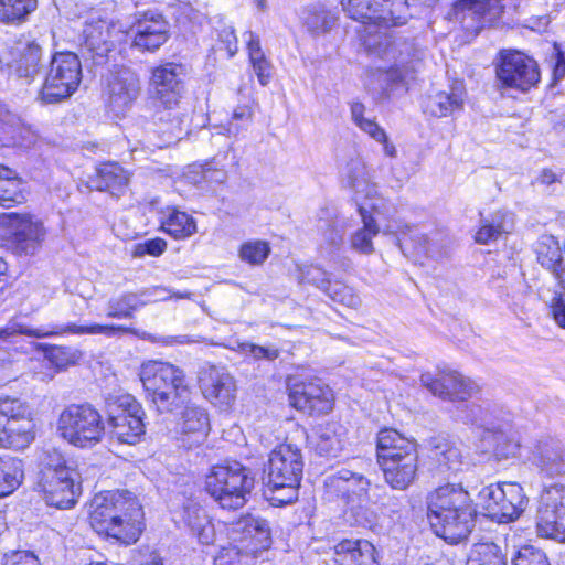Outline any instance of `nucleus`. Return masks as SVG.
<instances>
[{
	"instance_id": "obj_48",
	"label": "nucleus",
	"mask_w": 565,
	"mask_h": 565,
	"mask_svg": "<svg viewBox=\"0 0 565 565\" xmlns=\"http://www.w3.org/2000/svg\"><path fill=\"white\" fill-rule=\"evenodd\" d=\"M467 565H508V561L499 545L487 542L473 545Z\"/></svg>"
},
{
	"instance_id": "obj_4",
	"label": "nucleus",
	"mask_w": 565,
	"mask_h": 565,
	"mask_svg": "<svg viewBox=\"0 0 565 565\" xmlns=\"http://www.w3.org/2000/svg\"><path fill=\"white\" fill-rule=\"evenodd\" d=\"M38 487L46 504L58 509L74 507L82 492L79 473L56 449L41 458Z\"/></svg>"
},
{
	"instance_id": "obj_53",
	"label": "nucleus",
	"mask_w": 565,
	"mask_h": 565,
	"mask_svg": "<svg viewBox=\"0 0 565 565\" xmlns=\"http://www.w3.org/2000/svg\"><path fill=\"white\" fill-rule=\"evenodd\" d=\"M29 415L30 409L28 404L20 398L10 396L0 397V418L4 419L9 426L13 427L15 420H29Z\"/></svg>"
},
{
	"instance_id": "obj_47",
	"label": "nucleus",
	"mask_w": 565,
	"mask_h": 565,
	"mask_svg": "<svg viewBox=\"0 0 565 565\" xmlns=\"http://www.w3.org/2000/svg\"><path fill=\"white\" fill-rule=\"evenodd\" d=\"M33 438L31 420H26L21 427L14 428L0 418V447L24 448Z\"/></svg>"
},
{
	"instance_id": "obj_23",
	"label": "nucleus",
	"mask_w": 565,
	"mask_h": 565,
	"mask_svg": "<svg viewBox=\"0 0 565 565\" xmlns=\"http://www.w3.org/2000/svg\"><path fill=\"white\" fill-rule=\"evenodd\" d=\"M199 383L205 398L220 407L230 406L235 398V382L224 369L214 365L203 367Z\"/></svg>"
},
{
	"instance_id": "obj_13",
	"label": "nucleus",
	"mask_w": 565,
	"mask_h": 565,
	"mask_svg": "<svg viewBox=\"0 0 565 565\" xmlns=\"http://www.w3.org/2000/svg\"><path fill=\"white\" fill-rule=\"evenodd\" d=\"M118 402L108 416L111 437L120 444L135 445L145 434L142 407L131 395L120 396Z\"/></svg>"
},
{
	"instance_id": "obj_54",
	"label": "nucleus",
	"mask_w": 565,
	"mask_h": 565,
	"mask_svg": "<svg viewBox=\"0 0 565 565\" xmlns=\"http://www.w3.org/2000/svg\"><path fill=\"white\" fill-rule=\"evenodd\" d=\"M365 106L360 102L351 104V118L353 122L374 140H384V129L374 119L364 116Z\"/></svg>"
},
{
	"instance_id": "obj_37",
	"label": "nucleus",
	"mask_w": 565,
	"mask_h": 565,
	"mask_svg": "<svg viewBox=\"0 0 565 565\" xmlns=\"http://www.w3.org/2000/svg\"><path fill=\"white\" fill-rule=\"evenodd\" d=\"M435 457L439 472L448 476L457 475L470 467L468 456L463 454L459 446L452 443H444L437 446Z\"/></svg>"
},
{
	"instance_id": "obj_11",
	"label": "nucleus",
	"mask_w": 565,
	"mask_h": 565,
	"mask_svg": "<svg viewBox=\"0 0 565 565\" xmlns=\"http://www.w3.org/2000/svg\"><path fill=\"white\" fill-rule=\"evenodd\" d=\"M349 17L379 28L399 26L407 22V0H342Z\"/></svg>"
},
{
	"instance_id": "obj_57",
	"label": "nucleus",
	"mask_w": 565,
	"mask_h": 565,
	"mask_svg": "<svg viewBox=\"0 0 565 565\" xmlns=\"http://www.w3.org/2000/svg\"><path fill=\"white\" fill-rule=\"evenodd\" d=\"M512 565H550V563L542 550L524 545L513 556Z\"/></svg>"
},
{
	"instance_id": "obj_6",
	"label": "nucleus",
	"mask_w": 565,
	"mask_h": 565,
	"mask_svg": "<svg viewBox=\"0 0 565 565\" xmlns=\"http://www.w3.org/2000/svg\"><path fill=\"white\" fill-rule=\"evenodd\" d=\"M140 380L153 405L160 413L182 407L189 388L182 370L162 361H148L141 365Z\"/></svg>"
},
{
	"instance_id": "obj_1",
	"label": "nucleus",
	"mask_w": 565,
	"mask_h": 565,
	"mask_svg": "<svg viewBox=\"0 0 565 565\" xmlns=\"http://www.w3.org/2000/svg\"><path fill=\"white\" fill-rule=\"evenodd\" d=\"M90 526L99 535L130 545L138 541L143 530V511L129 491H107L92 501Z\"/></svg>"
},
{
	"instance_id": "obj_60",
	"label": "nucleus",
	"mask_w": 565,
	"mask_h": 565,
	"mask_svg": "<svg viewBox=\"0 0 565 565\" xmlns=\"http://www.w3.org/2000/svg\"><path fill=\"white\" fill-rule=\"evenodd\" d=\"M166 249L167 242L162 238L157 237L137 244L134 248L132 255L135 257H143L145 255L158 257L161 254H163Z\"/></svg>"
},
{
	"instance_id": "obj_31",
	"label": "nucleus",
	"mask_w": 565,
	"mask_h": 565,
	"mask_svg": "<svg viewBox=\"0 0 565 565\" xmlns=\"http://www.w3.org/2000/svg\"><path fill=\"white\" fill-rule=\"evenodd\" d=\"M0 129L7 137L8 142L13 147L30 148L38 140V135L30 126H26L22 120L3 105L0 104Z\"/></svg>"
},
{
	"instance_id": "obj_9",
	"label": "nucleus",
	"mask_w": 565,
	"mask_h": 565,
	"mask_svg": "<svg viewBox=\"0 0 565 565\" xmlns=\"http://www.w3.org/2000/svg\"><path fill=\"white\" fill-rule=\"evenodd\" d=\"M57 430L70 444L86 448L102 439L104 424L100 414L92 405L72 404L62 411Z\"/></svg>"
},
{
	"instance_id": "obj_25",
	"label": "nucleus",
	"mask_w": 565,
	"mask_h": 565,
	"mask_svg": "<svg viewBox=\"0 0 565 565\" xmlns=\"http://www.w3.org/2000/svg\"><path fill=\"white\" fill-rule=\"evenodd\" d=\"M333 561L337 565H379L375 547L366 540L340 541L333 547Z\"/></svg>"
},
{
	"instance_id": "obj_61",
	"label": "nucleus",
	"mask_w": 565,
	"mask_h": 565,
	"mask_svg": "<svg viewBox=\"0 0 565 565\" xmlns=\"http://www.w3.org/2000/svg\"><path fill=\"white\" fill-rule=\"evenodd\" d=\"M3 565H40V562L31 552L17 551L6 556Z\"/></svg>"
},
{
	"instance_id": "obj_50",
	"label": "nucleus",
	"mask_w": 565,
	"mask_h": 565,
	"mask_svg": "<svg viewBox=\"0 0 565 565\" xmlns=\"http://www.w3.org/2000/svg\"><path fill=\"white\" fill-rule=\"evenodd\" d=\"M481 440L486 443L487 451H492L500 458L513 457L519 449L518 443L509 439L507 434L497 425L492 431L482 436Z\"/></svg>"
},
{
	"instance_id": "obj_62",
	"label": "nucleus",
	"mask_w": 565,
	"mask_h": 565,
	"mask_svg": "<svg viewBox=\"0 0 565 565\" xmlns=\"http://www.w3.org/2000/svg\"><path fill=\"white\" fill-rule=\"evenodd\" d=\"M154 289L156 291H153L151 296H142L145 306L151 302L166 301L172 299V290L162 286H152L149 288L141 289L140 291H150Z\"/></svg>"
},
{
	"instance_id": "obj_7",
	"label": "nucleus",
	"mask_w": 565,
	"mask_h": 565,
	"mask_svg": "<svg viewBox=\"0 0 565 565\" xmlns=\"http://www.w3.org/2000/svg\"><path fill=\"white\" fill-rule=\"evenodd\" d=\"M254 484L250 470L237 461L213 467L205 480L207 493L221 508L228 510L243 508Z\"/></svg>"
},
{
	"instance_id": "obj_44",
	"label": "nucleus",
	"mask_w": 565,
	"mask_h": 565,
	"mask_svg": "<svg viewBox=\"0 0 565 565\" xmlns=\"http://www.w3.org/2000/svg\"><path fill=\"white\" fill-rule=\"evenodd\" d=\"M39 348L44 352L45 359L57 372L65 371L67 367L77 364L83 356L81 350L68 345L40 344Z\"/></svg>"
},
{
	"instance_id": "obj_41",
	"label": "nucleus",
	"mask_w": 565,
	"mask_h": 565,
	"mask_svg": "<svg viewBox=\"0 0 565 565\" xmlns=\"http://www.w3.org/2000/svg\"><path fill=\"white\" fill-rule=\"evenodd\" d=\"M154 290L125 292L111 298L107 303V317L116 319L132 318L134 312L145 306L142 296H151Z\"/></svg>"
},
{
	"instance_id": "obj_30",
	"label": "nucleus",
	"mask_w": 565,
	"mask_h": 565,
	"mask_svg": "<svg viewBox=\"0 0 565 565\" xmlns=\"http://www.w3.org/2000/svg\"><path fill=\"white\" fill-rule=\"evenodd\" d=\"M179 427L181 434L188 438L183 443H188L189 447L202 444L210 430L206 412L201 407L186 405Z\"/></svg>"
},
{
	"instance_id": "obj_35",
	"label": "nucleus",
	"mask_w": 565,
	"mask_h": 565,
	"mask_svg": "<svg viewBox=\"0 0 565 565\" xmlns=\"http://www.w3.org/2000/svg\"><path fill=\"white\" fill-rule=\"evenodd\" d=\"M465 102V87L461 83L454 84L449 92H438L429 96L426 110L435 117H445L461 110Z\"/></svg>"
},
{
	"instance_id": "obj_17",
	"label": "nucleus",
	"mask_w": 565,
	"mask_h": 565,
	"mask_svg": "<svg viewBox=\"0 0 565 565\" xmlns=\"http://www.w3.org/2000/svg\"><path fill=\"white\" fill-rule=\"evenodd\" d=\"M129 329L121 326H104V324H92V326H79L74 322L54 326L51 329L44 328H30L15 321H11L7 327L0 330V338H10L14 335H26L36 339L61 337L64 334H105L107 337H114L118 332H128Z\"/></svg>"
},
{
	"instance_id": "obj_5",
	"label": "nucleus",
	"mask_w": 565,
	"mask_h": 565,
	"mask_svg": "<svg viewBox=\"0 0 565 565\" xmlns=\"http://www.w3.org/2000/svg\"><path fill=\"white\" fill-rule=\"evenodd\" d=\"M302 471L303 460L299 448L284 444L270 452L265 469V494L273 505L289 504L297 499Z\"/></svg>"
},
{
	"instance_id": "obj_19",
	"label": "nucleus",
	"mask_w": 565,
	"mask_h": 565,
	"mask_svg": "<svg viewBox=\"0 0 565 565\" xmlns=\"http://www.w3.org/2000/svg\"><path fill=\"white\" fill-rule=\"evenodd\" d=\"M290 404L310 415L329 413L333 407L331 388L320 382H299L292 384L289 392Z\"/></svg>"
},
{
	"instance_id": "obj_27",
	"label": "nucleus",
	"mask_w": 565,
	"mask_h": 565,
	"mask_svg": "<svg viewBox=\"0 0 565 565\" xmlns=\"http://www.w3.org/2000/svg\"><path fill=\"white\" fill-rule=\"evenodd\" d=\"M235 541L245 542L250 541L245 547L250 552H256L259 548H267L270 545V530L265 520L245 515L241 518L232 529Z\"/></svg>"
},
{
	"instance_id": "obj_56",
	"label": "nucleus",
	"mask_w": 565,
	"mask_h": 565,
	"mask_svg": "<svg viewBox=\"0 0 565 565\" xmlns=\"http://www.w3.org/2000/svg\"><path fill=\"white\" fill-rule=\"evenodd\" d=\"M186 178L194 184H200L202 181L223 183L227 178V173L224 169L214 168L212 163H206L189 171Z\"/></svg>"
},
{
	"instance_id": "obj_8",
	"label": "nucleus",
	"mask_w": 565,
	"mask_h": 565,
	"mask_svg": "<svg viewBox=\"0 0 565 565\" xmlns=\"http://www.w3.org/2000/svg\"><path fill=\"white\" fill-rule=\"evenodd\" d=\"M82 79V65L72 52L55 53L39 93L43 104H57L71 97Z\"/></svg>"
},
{
	"instance_id": "obj_38",
	"label": "nucleus",
	"mask_w": 565,
	"mask_h": 565,
	"mask_svg": "<svg viewBox=\"0 0 565 565\" xmlns=\"http://www.w3.org/2000/svg\"><path fill=\"white\" fill-rule=\"evenodd\" d=\"M345 429L335 422L326 423L318 428L317 451L328 457H337L345 445Z\"/></svg>"
},
{
	"instance_id": "obj_43",
	"label": "nucleus",
	"mask_w": 565,
	"mask_h": 565,
	"mask_svg": "<svg viewBox=\"0 0 565 565\" xmlns=\"http://www.w3.org/2000/svg\"><path fill=\"white\" fill-rule=\"evenodd\" d=\"M38 8V0H0V22L19 25Z\"/></svg>"
},
{
	"instance_id": "obj_34",
	"label": "nucleus",
	"mask_w": 565,
	"mask_h": 565,
	"mask_svg": "<svg viewBox=\"0 0 565 565\" xmlns=\"http://www.w3.org/2000/svg\"><path fill=\"white\" fill-rule=\"evenodd\" d=\"M330 483L341 493L347 503H361L367 498L370 481L361 473L342 469L330 478Z\"/></svg>"
},
{
	"instance_id": "obj_45",
	"label": "nucleus",
	"mask_w": 565,
	"mask_h": 565,
	"mask_svg": "<svg viewBox=\"0 0 565 565\" xmlns=\"http://www.w3.org/2000/svg\"><path fill=\"white\" fill-rule=\"evenodd\" d=\"M508 214L497 211L490 217H482L480 227L476 233L475 241L478 244H489L497 241L501 235L509 233L510 228L507 221Z\"/></svg>"
},
{
	"instance_id": "obj_39",
	"label": "nucleus",
	"mask_w": 565,
	"mask_h": 565,
	"mask_svg": "<svg viewBox=\"0 0 565 565\" xmlns=\"http://www.w3.org/2000/svg\"><path fill=\"white\" fill-rule=\"evenodd\" d=\"M127 172L117 163H103L96 172L94 188L98 191H109L114 195H119L128 185Z\"/></svg>"
},
{
	"instance_id": "obj_21",
	"label": "nucleus",
	"mask_w": 565,
	"mask_h": 565,
	"mask_svg": "<svg viewBox=\"0 0 565 565\" xmlns=\"http://www.w3.org/2000/svg\"><path fill=\"white\" fill-rule=\"evenodd\" d=\"M529 459L542 476L553 478L565 475V447L554 437L536 440Z\"/></svg>"
},
{
	"instance_id": "obj_16",
	"label": "nucleus",
	"mask_w": 565,
	"mask_h": 565,
	"mask_svg": "<svg viewBox=\"0 0 565 565\" xmlns=\"http://www.w3.org/2000/svg\"><path fill=\"white\" fill-rule=\"evenodd\" d=\"M513 0H457L454 17L467 30H480L486 24L497 22Z\"/></svg>"
},
{
	"instance_id": "obj_46",
	"label": "nucleus",
	"mask_w": 565,
	"mask_h": 565,
	"mask_svg": "<svg viewBox=\"0 0 565 565\" xmlns=\"http://www.w3.org/2000/svg\"><path fill=\"white\" fill-rule=\"evenodd\" d=\"M23 478L22 463L19 459L0 457V498L12 493Z\"/></svg>"
},
{
	"instance_id": "obj_18",
	"label": "nucleus",
	"mask_w": 565,
	"mask_h": 565,
	"mask_svg": "<svg viewBox=\"0 0 565 565\" xmlns=\"http://www.w3.org/2000/svg\"><path fill=\"white\" fill-rule=\"evenodd\" d=\"M1 222L7 226L19 254L33 255L45 238L43 223L32 215L4 214Z\"/></svg>"
},
{
	"instance_id": "obj_58",
	"label": "nucleus",
	"mask_w": 565,
	"mask_h": 565,
	"mask_svg": "<svg viewBox=\"0 0 565 565\" xmlns=\"http://www.w3.org/2000/svg\"><path fill=\"white\" fill-rule=\"evenodd\" d=\"M22 200L20 182L17 180V173L14 172V179H8V183H1L0 185V206L11 207L15 203H21Z\"/></svg>"
},
{
	"instance_id": "obj_29",
	"label": "nucleus",
	"mask_w": 565,
	"mask_h": 565,
	"mask_svg": "<svg viewBox=\"0 0 565 565\" xmlns=\"http://www.w3.org/2000/svg\"><path fill=\"white\" fill-rule=\"evenodd\" d=\"M181 522L196 536L200 543L209 545L214 542L215 529L211 518L199 503L188 502L181 511Z\"/></svg>"
},
{
	"instance_id": "obj_63",
	"label": "nucleus",
	"mask_w": 565,
	"mask_h": 565,
	"mask_svg": "<svg viewBox=\"0 0 565 565\" xmlns=\"http://www.w3.org/2000/svg\"><path fill=\"white\" fill-rule=\"evenodd\" d=\"M552 313L556 323L565 328V291L557 294L553 299Z\"/></svg>"
},
{
	"instance_id": "obj_55",
	"label": "nucleus",
	"mask_w": 565,
	"mask_h": 565,
	"mask_svg": "<svg viewBox=\"0 0 565 565\" xmlns=\"http://www.w3.org/2000/svg\"><path fill=\"white\" fill-rule=\"evenodd\" d=\"M269 253V245L263 241L246 242L239 248L241 259L250 265L263 264L267 259Z\"/></svg>"
},
{
	"instance_id": "obj_42",
	"label": "nucleus",
	"mask_w": 565,
	"mask_h": 565,
	"mask_svg": "<svg viewBox=\"0 0 565 565\" xmlns=\"http://www.w3.org/2000/svg\"><path fill=\"white\" fill-rule=\"evenodd\" d=\"M457 417L463 424L471 426L481 439L495 426L489 412L475 403L463 405Z\"/></svg>"
},
{
	"instance_id": "obj_12",
	"label": "nucleus",
	"mask_w": 565,
	"mask_h": 565,
	"mask_svg": "<svg viewBox=\"0 0 565 565\" xmlns=\"http://www.w3.org/2000/svg\"><path fill=\"white\" fill-rule=\"evenodd\" d=\"M536 530L540 536L565 542V484L545 486L539 498Z\"/></svg>"
},
{
	"instance_id": "obj_52",
	"label": "nucleus",
	"mask_w": 565,
	"mask_h": 565,
	"mask_svg": "<svg viewBox=\"0 0 565 565\" xmlns=\"http://www.w3.org/2000/svg\"><path fill=\"white\" fill-rule=\"evenodd\" d=\"M344 177L348 184L355 190L356 194L366 191V196H369L371 192L369 189V172L361 158H353L347 163Z\"/></svg>"
},
{
	"instance_id": "obj_14",
	"label": "nucleus",
	"mask_w": 565,
	"mask_h": 565,
	"mask_svg": "<svg viewBox=\"0 0 565 565\" xmlns=\"http://www.w3.org/2000/svg\"><path fill=\"white\" fill-rule=\"evenodd\" d=\"M107 103L116 116L125 115L138 98L141 85L138 74L126 66H115L105 77Z\"/></svg>"
},
{
	"instance_id": "obj_36",
	"label": "nucleus",
	"mask_w": 565,
	"mask_h": 565,
	"mask_svg": "<svg viewBox=\"0 0 565 565\" xmlns=\"http://www.w3.org/2000/svg\"><path fill=\"white\" fill-rule=\"evenodd\" d=\"M42 50L35 43L26 44L19 51L17 58L10 64L11 72L18 77L31 83L41 70Z\"/></svg>"
},
{
	"instance_id": "obj_15",
	"label": "nucleus",
	"mask_w": 565,
	"mask_h": 565,
	"mask_svg": "<svg viewBox=\"0 0 565 565\" xmlns=\"http://www.w3.org/2000/svg\"><path fill=\"white\" fill-rule=\"evenodd\" d=\"M497 76L504 86L521 92L529 90L540 81L536 62L518 51L501 54V63L497 67Z\"/></svg>"
},
{
	"instance_id": "obj_51",
	"label": "nucleus",
	"mask_w": 565,
	"mask_h": 565,
	"mask_svg": "<svg viewBox=\"0 0 565 565\" xmlns=\"http://www.w3.org/2000/svg\"><path fill=\"white\" fill-rule=\"evenodd\" d=\"M398 245L405 255L411 253L415 257H435L438 254L435 244L430 242L429 237L417 232L411 236L404 235L402 238H398Z\"/></svg>"
},
{
	"instance_id": "obj_20",
	"label": "nucleus",
	"mask_w": 565,
	"mask_h": 565,
	"mask_svg": "<svg viewBox=\"0 0 565 565\" xmlns=\"http://www.w3.org/2000/svg\"><path fill=\"white\" fill-rule=\"evenodd\" d=\"M422 384L435 396L443 399H466L477 390V385L457 371H443L436 377L430 373L420 376Z\"/></svg>"
},
{
	"instance_id": "obj_33",
	"label": "nucleus",
	"mask_w": 565,
	"mask_h": 565,
	"mask_svg": "<svg viewBox=\"0 0 565 565\" xmlns=\"http://www.w3.org/2000/svg\"><path fill=\"white\" fill-rule=\"evenodd\" d=\"M119 31L104 21L88 24L84 29V46L98 57L106 56L115 46Z\"/></svg>"
},
{
	"instance_id": "obj_26",
	"label": "nucleus",
	"mask_w": 565,
	"mask_h": 565,
	"mask_svg": "<svg viewBox=\"0 0 565 565\" xmlns=\"http://www.w3.org/2000/svg\"><path fill=\"white\" fill-rule=\"evenodd\" d=\"M377 200L370 199V202H360L359 212L362 217L363 226L351 236L350 244L352 249L370 255L374 253L373 237H375L380 227L374 218L373 212L380 207Z\"/></svg>"
},
{
	"instance_id": "obj_64",
	"label": "nucleus",
	"mask_w": 565,
	"mask_h": 565,
	"mask_svg": "<svg viewBox=\"0 0 565 565\" xmlns=\"http://www.w3.org/2000/svg\"><path fill=\"white\" fill-rule=\"evenodd\" d=\"M253 70L262 86H266L271 77V64L268 60L253 65Z\"/></svg>"
},
{
	"instance_id": "obj_28",
	"label": "nucleus",
	"mask_w": 565,
	"mask_h": 565,
	"mask_svg": "<svg viewBox=\"0 0 565 565\" xmlns=\"http://www.w3.org/2000/svg\"><path fill=\"white\" fill-rule=\"evenodd\" d=\"M306 279L308 282L323 290L333 301L339 302L348 308L356 309L362 301L353 289L340 281L331 282L328 274L320 268L308 270Z\"/></svg>"
},
{
	"instance_id": "obj_2",
	"label": "nucleus",
	"mask_w": 565,
	"mask_h": 565,
	"mask_svg": "<svg viewBox=\"0 0 565 565\" xmlns=\"http://www.w3.org/2000/svg\"><path fill=\"white\" fill-rule=\"evenodd\" d=\"M476 511L469 493L455 484H446L430 494L428 519L435 533L457 544L467 539L475 526Z\"/></svg>"
},
{
	"instance_id": "obj_32",
	"label": "nucleus",
	"mask_w": 565,
	"mask_h": 565,
	"mask_svg": "<svg viewBox=\"0 0 565 565\" xmlns=\"http://www.w3.org/2000/svg\"><path fill=\"white\" fill-rule=\"evenodd\" d=\"M377 461H386L392 456L396 459L399 456L417 455L416 444L391 428L381 429L377 434Z\"/></svg>"
},
{
	"instance_id": "obj_22",
	"label": "nucleus",
	"mask_w": 565,
	"mask_h": 565,
	"mask_svg": "<svg viewBox=\"0 0 565 565\" xmlns=\"http://www.w3.org/2000/svg\"><path fill=\"white\" fill-rule=\"evenodd\" d=\"M132 46L154 52L168 40L169 24L162 14L145 12L132 25Z\"/></svg>"
},
{
	"instance_id": "obj_59",
	"label": "nucleus",
	"mask_w": 565,
	"mask_h": 565,
	"mask_svg": "<svg viewBox=\"0 0 565 565\" xmlns=\"http://www.w3.org/2000/svg\"><path fill=\"white\" fill-rule=\"evenodd\" d=\"M239 351L243 354L250 355L255 360L274 361L278 358L279 351L275 347H262L249 342L238 344Z\"/></svg>"
},
{
	"instance_id": "obj_49",
	"label": "nucleus",
	"mask_w": 565,
	"mask_h": 565,
	"mask_svg": "<svg viewBox=\"0 0 565 565\" xmlns=\"http://www.w3.org/2000/svg\"><path fill=\"white\" fill-rule=\"evenodd\" d=\"M161 228L175 239H183L196 232V224L192 216L184 212L173 210L168 217L161 222Z\"/></svg>"
},
{
	"instance_id": "obj_24",
	"label": "nucleus",
	"mask_w": 565,
	"mask_h": 565,
	"mask_svg": "<svg viewBox=\"0 0 565 565\" xmlns=\"http://www.w3.org/2000/svg\"><path fill=\"white\" fill-rule=\"evenodd\" d=\"M385 481L397 490H405L415 480L418 469V455L399 456L392 459V456L386 458V461L379 462Z\"/></svg>"
},
{
	"instance_id": "obj_40",
	"label": "nucleus",
	"mask_w": 565,
	"mask_h": 565,
	"mask_svg": "<svg viewBox=\"0 0 565 565\" xmlns=\"http://www.w3.org/2000/svg\"><path fill=\"white\" fill-rule=\"evenodd\" d=\"M536 257L543 267L551 270L557 279H562L565 271L562 248L553 236H543L537 242Z\"/></svg>"
},
{
	"instance_id": "obj_10",
	"label": "nucleus",
	"mask_w": 565,
	"mask_h": 565,
	"mask_svg": "<svg viewBox=\"0 0 565 565\" xmlns=\"http://www.w3.org/2000/svg\"><path fill=\"white\" fill-rule=\"evenodd\" d=\"M479 501L488 518L499 523L516 520L527 505V497L516 482H502L484 487Z\"/></svg>"
},
{
	"instance_id": "obj_3",
	"label": "nucleus",
	"mask_w": 565,
	"mask_h": 565,
	"mask_svg": "<svg viewBox=\"0 0 565 565\" xmlns=\"http://www.w3.org/2000/svg\"><path fill=\"white\" fill-rule=\"evenodd\" d=\"M182 75L181 64L166 63L152 68L149 82L153 96L160 104L154 115L162 125L160 130L177 140L186 132L184 124L188 115L181 107L184 93Z\"/></svg>"
}]
</instances>
